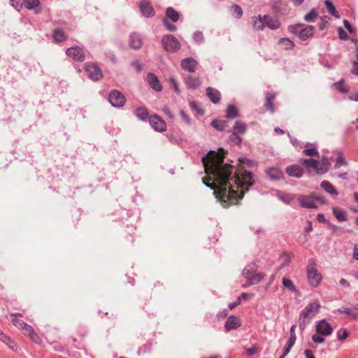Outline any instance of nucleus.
Wrapping results in <instances>:
<instances>
[{
    "instance_id": "60",
    "label": "nucleus",
    "mask_w": 358,
    "mask_h": 358,
    "mask_svg": "<svg viewBox=\"0 0 358 358\" xmlns=\"http://www.w3.org/2000/svg\"><path fill=\"white\" fill-rule=\"evenodd\" d=\"M296 339V335L290 336L289 338L288 339V341L287 342L288 345L293 346L294 345V343H295Z\"/></svg>"
},
{
    "instance_id": "11",
    "label": "nucleus",
    "mask_w": 358,
    "mask_h": 358,
    "mask_svg": "<svg viewBox=\"0 0 358 358\" xmlns=\"http://www.w3.org/2000/svg\"><path fill=\"white\" fill-rule=\"evenodd\" d=\"M299 202L301 207L305 208H316L317 204L314 201L313 194L310 196H300Z\"/></svg>"
},
{
    "instance_id": "28",
    "label": "nucleus",
    "mask_w": 358,
    "mask_h": 358,
    "mask_svg": "<svg viewBox=\"0 0 358 358\" xmlns=\"http://www.w3.org/2000/svg\"><path fill=\"white\" fill-rule=\"evenodd\" d=\"M268 176L273 180L280 179L282 176V171L278 168H271L267 171Z\"/></svg>"
},
{
    "instance_id": "18",
    "label": "nucleus",
    "mask_w": 358,
    "mask_h": 358,
    "mask_svg": "<svg viewBox=\"0 0 358 358\" xmlns=\"http://www.w3.org/2000/svg\"><path fill=\"white\" fill-rule=\"evenodd\" d=\"M264 24L271 29H277L280 27V23L276 18L269 15H264Z\"/></svg>"
},
{
    "instance_id": "21",
    "label": "nucleus",
    "mask_w": 358,
    "mask_h": 358,
    "mask_svg": "<svg viewBox=\"0 0 358 358\" xmlns=\"http://www.w3.org/2000/svg\"><path fill=\"white\" fill-rule=\"evenodd\" d=\"M130 46L134 49H139L142 46V41L140 36L133 33L129 36Z\"/></svg>"
},
{
    "instance_id": "41",
    "label": "nucleus",
    "mask_w": 358,
    "mask_h": 358,
    "mask_svg": "<svg viewBox=\"0 0 358 358\" xmlns=\"http://www.w3.org/2000/svg\"><path fill=\"white\" fill-rule=\"evenodd\" d=\"M23 1L25 7L29 10L34 9L39 5L38 0H23Z\"/></svg>"
},
{
    "instance_id": "40",
    "label": "nucleus",
    "mask_w": 358,
    "mask_h": 358,
    "mask_svg": "<svg viewBox=\"0 0 358 358\" xmlns=\"http://www.w3.org/2000/svg\"><path fill=\"white\" fill-rule=\"evenodd\" d=\"M280 260L282 261V263L279 268H282L283 267L288 266L291 261V256L288 253H283L280 256Z\"/></svg>"
},
{
    "instance_id": "6",
    "label": "nucleus",
    "mask_w": 358,
    "mask_h": 358,
    "mask_svg": "<svg viewBox=\"0 0 358 358\" xmlns=\"http://www.w3.org/2000/svg\"><path fill=\"white\" fill-rule=\"evenodd\" d=\"M150 124L157 131L164 132L166 130V123L157 115H154L150 117Z\"/></svg>"
},
{
    "instance_id": "38",
    "label": "nucleus",
    "mask_w": 358,
    "mask_h": 358,
    "mask_svg": "<svg viewBox=\"0 0 358 358\" xmlns=\"http://www.w3.org/2000/svg\"><path fill=\"white\" fill-rule=\"evenodd\" d=\"M234 130L235 131V132L236 134L237 133L244 134L246 131V125H245V124H244L241 122L237 121V122H236V123L234 126Z\"/></svg>"
},
{
    "instance_id": "12",
    "label": "nucleus",
    "mask_w": 358,
    "mask_h": 358,
    "mask_svg": "<svg viewBox=\"0 0 358 358\" xmlns=\"http://www.w3.org/2000/svg\"><path fill=\"white\" fill-rule=\"evenodd\" d=\"M180 66L184 70L193 73L196 71L197 62L191 57H187L181 61Z\"/></svg>"
},
{
    "instance_id": "36",
    "label": "nucleus",
    "mask_w": 358,
    "mask_h": 358,
    "mask_svg": "<svg viewBox=\"0 0 358 358\" xmlns=\"http://www.w3.org/2000/svg\"><path fill=\"white\" fill-rule=\"evenodd\" d=\"M325 6L327 7V9L328 12L332 15L333 16L339 18L340 15H338V11L336 10V8L333 5V3L329 0L325 1Z\"/></svg>"
},
{
    "instance_id": "39",
    "label": "nucleus",
    "mask_w": 358,
    "mask_h": 358,
    "mask_svg": "<svg viewBox=\"0 0 358 358\" xmlns=\"http://www.w3.org/2000/svg\"><path fill=\"white\" fill-rule=\"evenodd\" d=\"M282 285L292 292H295L296 291L295 285L292 281L288 278H284L282 279Z\"/></svg>"
},
{
    "instance_id": "1",
    "label": "nucleus",
    "mask_w": 358,
    "mask_h": 358,
    "mask_svg": "<svg viewBox=\"0 0 358 358\" xmlns=\"http://www.w3.org/2000/svg\"><path fill=\"white\" fill-rule=\"evenodd\" d=\"M224 149L221 148L218 152L210 151L202 158L207 175L202 180L203 184L214 190L222 206L227 208L236 204L254 181L252 173L243 167L234 172L232 165L224 164Z\"/></svg>"
},
{
    "instance_id": "46",
    "label": "nucleus",
    "mask_w": 358,
    "mask_h": 358,
    "mask_svg": "<svg viewBox=\"0 0 358 358\" xmlns=\"http://www.w3.org/2000/svg\"><path fill=\"white\" fill-rule=\"evenodd\" d=\"M211 125L219 131H222L225 129V122L224 121L213 120L211 122Z\"/></svg>"
},
{
    "instance_id": "49",
    "label": "nucleus",
    "mask_w": 358,
    "mask_h": 358,
    "mask_svg": "<svg viewBox=\"0 0 358 358\" xmlns=\"http://www.w3.org/2000/svg\"><path fill=\"white\" fill-rule=\"evenodd\" d=\"M163 24L164 27L170 31H175L177 29L176 26L171 23L167 19H164Z\"/></svg>"
},
{
    "instance_id": "42",
    "label": "nucleus",
    "mask_w": 358,
    "mask_h": 358,
    "mask_svg": "<svg viewBox=\"0 0 358 358\" xmlns=\"http://www.w3.org/2000/svg\"><path fill=\"white\" fill-rule=\"evenodd\" d=\"M347 164L348 163L345 161L343 154L340 152H338L335 168H339L341 166H346Z\"/></svg>"
},
{
    "instance_id": "59",
    "label": "nucleus",
    "mask_w": 358,
    "mask_h": 358,
    "mask_svg": "<svg viewBox=\"0 0 358 358\" xmlns=\"http://www.w3.org/2000/svg\"><path fill=\"white\" fill-rule=\"evenodd\" d=\"M162 111L164 113L165 115H166L170 119L173 118V115L169 108L166 106H164L162 109Z\"/></svg>"
},
{
    "instance_id": "48",
    "label": "nucleus",
    "mask_w": 358,
    "mask_h": 358,
    "mask_svg": "<svg viewBox=\"0 0 358 358\" xmlns=\"http://www.w3.org/2000/svg\"><path fill=\"white\" fill-rule=\"evenodd\" d=\"M317 16V13L315 9L311 10V11L305 15L304 20L306 22H312L314 19Z\"/></svg>"
},
{
    "instance_id": "15",
    "label": "nucleus",
    "mask_w": 358,
    "mask_h": 358,
    "mask_svg": "<svg viewBox=\"0 0 358 358\" xmlns=\"http://www.w3.org/2000/svg\"><path fill=\"white\" fill-rule=\"evenodd\" d=\"M139 7L141 13L145 17H151L154 15V9L149 1L145 0L141 1Z\"/></svg>"
},
{
    "instance_id": "51",
    "label": "nucleus",
    "mask_w": 358,
    "mask_h": 358,
    "mask_svg": "<svg viewBox=\"0 0 358 358\" xmlns=\"http://www.w3.org/2000/svg\"><path fill=\"white\" fill-rule=\"evenodd\" d=\"M314 169L316 170L317 173H324L328 171L327 166L326 165H323L321 164L320 165H317V166H315Z\"/></svg>"
},
{
    "instance_id": "34",
    "label": "nucleus",
    "mask_w": 358,
    "mask_h": 358,
    "mask_svg": "<svg viewBox=\"0 0 358 358\" xmlns=\"http://www.w3.org/2000/svg\"><path fill=\"white\" fill-rule=\"evenodd\" d=\"M279 44L285 50H290L294 47V42L287 38H281L279 41Z\"/></svg>"
},
{
    "instance_id": "53",
    "label": "nucleus",
    "mask_w": 358,
    "mask_h": 358,
    "mask_svg": "<svg viewBox=\"0 0 358 358\" xmlns=\"http://www.w3.org/2000/svg\"><path fill=\"white\" fill-rule=\"evenodd\" d=\"M303 152L308 156H317L318 155V152L317 150L314 148H310V149H305Z\"/></svg>"
},
{
    "instance_id": "5",
    "label": "nucleus",
    "mask_w": 358,
    "mask_h": 358,
    "mask_svg": "<svg viewBox=\"0 0 358 358\" xmlns=\"http://www.w3.org/2000/svg\"><path fill=\"white\" fill-rule=\"evenodd\" d=\"M108 100L114 107H122L126 101L124 96L117 90H113L110 92Z\"/></svg>"
},
{
    "instance_id": "52",
    "label": "nucleus",
    "mask_w": 358,
    "mask_h": 358,
    "mask_svg": "<svg viewBox=\"0 0 358 358\" xmlns=\"http://www.w3.org/2000/svg\"><path fill=\"white\" fill-rule=\"evenodd\" d=\"M246 352L248 356H252L259 352V348L257 345H255L252 347L248 348L246 350Z\"/></svg>"
},
{
    "instance_id": "3",
    "label": "nucleus",
    "mask_w": 358,
    "mask_h": 358,
    "mask_svg": "<svg viewBox=\"0 0 358 358\" xmlns=\"http://www.w3.org/2000/svg\"><path fill=\"white\" fill-rule=\"evenodd\" d=\"M307 276L311 285L317 287L321 280L322 275L316 268V264L313 259H310L307 266Z\"/></svg>"
},
{
    "instance_id": "14",
    "label": "nucleus",
    "mask_w": 358,
    "mask_h": 358,
    "mask_svg": "<svg viewBox=\"0 0 358 358\" xmlns=\"http://www.w3.org/2000/svg\"><path fill=\"white\" fill-rule=\"evenodd\" d=\"M241 325L240 319L234 315H231L228 317L225 322V328L227 331L236 329Z\"/></svg>"
},
{
    "instance_id": "30",
    "label": "nucleus",
    "mask_w": 358,
    "mask_h": 358,
    "mask_svg": "<svg viewBox=\"0 0 358 358\" xmlns=\"http://www.w3.org/2000/svg\"><path fill=\"white\" fill-rule=\"evenodd\" d=\"M166 15L168 18L174 22H176L179 19L178 13L171 7H169L166 9Z\"/></svg>"
},
{
    "instance_id": "37",
    "label": "nucleus",
    "mask_w": 358,
    "mask_h": 358,
    "mask_svg": "<svg viewBox=\"0 0 358 358\" xmlns=\"http://www.w3.org/2000/svg\"><path fill=\"white\" fill-rule=\"evenodd\" d=\"M238 116V111L234 106L230 105L227 108V117L234 119Z\"/></svg>"
},
{
    "instance_id": "27",
    "label": "nucleus",
    "mask_w": 358,
    "mask_h": 358,
    "mask_svg": "<svg viewBox=\"0 0 358 358\" xmlns=\"http://www.w3.org/2000/svg\"><path fill=\"white\" fill-rule=\"evenodd\" d=\"M11 316L13 317V318L11 320V322L20 330L24 327V325L27 324V323H25L23 320L17 318V317H22V314L13 313L11 315Z\"/></svg>"
},
{
    "instance_id": "58",
    "label": "nucleus",
    "mask_w": 358,
    "mask_h": 358,
    "mask_svg": "<svg viewBox=\"0 0 358 358\" xmlns=\"http://www.w3.org/2000/svg\"><path fill=\"white\" fill-rule=\"evenodd\" d=\"M343 25L348 29V31L350 33H354L355 32V30H354L353 27L351 26L350 23L348 20H345L343 21Z\"/></svg>"
},
{
    "instance_id": "31",
    "label": "nucleus",
    "mask_w": 358,
    "mask_h": 358,
    "mask_svg": "<svg viewBox=\"0 0 358 358\" xmlns=\"http://www.w3.org/2000/svg\"><path fill=\"white\" fill-rule=\"evenodd\" d=\"M266 275L262 273H254L248 279L250 285H255L259 282Z\"/></svg>"
},
{
    "instance_id": "22",
    "label": "nucleus",
    "mask_w": 358,
    "mask_h": 358,
    "mask_svg": "<svg viewBox=\"0 0 358 358\" xmlns=\"http://www.w3.org/2000/svg\"><path fill=\"white\" fill-rule=\"evenodd\" d=\"M321 187L326 191L327 193L337 196L338 194V192L335 189V187L332 185L331 183H330L329 181L324 180L321 182L320 185Z\"/></svg>"
},
{
    "instance_id": "25",
    "label": "nucleus",
    "mask_w": 358,
    "mask_h": 358,
    "mask_svg": "<svg viewBox=\"0 0 358 358\" xmlns=\"http://www.w3.org/2000/svg\"><path fill=\"white\" fill-rule=\"evenodd\" d=\"M341 313L346 314L351 316L353 319H358V308L350 309L348 308H341L338 310Z\"/></svg>"
},
{
    "instance_id": "23",
    "label": "nucleus",
    "mask_w": 358,
    "mask_h": 358,
    "mask_svg": "<svg viewBox=\"0 0 358 358\" xmlns=\"http://www.w3.org/2000/svg\"><path fill=\"white\" fill-rule=\"evenodd\" d=\"M264 24V16L262 17L258 15L252 18V27L257 30H262L265 27Z\"/></svg>"
},
{
    "instance_id": "54",
    "label": "nucleus",
    "mask_w": 358,
    "mask_h": 358,
    "mask_svg": "<svg viewBox=\"0 0 358 358\" xmlns=\"http://www.w3.org/2000/svg\"><path fill=\"white\" fill-rule=\"evenodd\" d=\"M239 163L241 166L246 165L249 167H252L253 166V162L247 158L239 159Z\"/></svg>"
},
{
    "instance_id": "17",
    "label": "nucleus",
    "mask_w": 358,
    "mask_h": 358,
    "mask_svg": "<svg viewBox=\"0 0 358 358\" xmlns=\"http://www.w3.org/2000/svg\"><path fill=\"white\" fill-rule=\"evenodd\" d=\"M206 94L210 101L214 103H217L220 101L221 94L216 89L210 87H208L206 89Z\"/></svg>"
},
{
    "instance_id": "64",
    "label": "nucleus",
    "mask_w": 358,
    "mask_h": 358,
    "mask_svg": "<svg viewBox=\"0 0 358 358\" xmlns=\"http://www.w3.org/2000/svg\"><path fill=\"white\" fill-rule=\"evenodd\" d=\"M352 73L358 76V62L355 61L353 62V68L352 69Z\"/></svg>"
},
{
    "instance_id": "56",
    "label": "nucleus",
    "mask_w": 358,
    "mask_h": 358,
    "mask_svg": "<svg viewBox=\"0 0 358 358\" xmlns=\"http://www.w3.org/2000/svg\"><path fill=\"white\" fill-rule=\"evenodd\" d=\"M338 35H339V38L341 39H343V40H345L348 38V34L343 29L342 27H339L338 29Z\"/></svg>"
},
{
    "instance_id": "45",
    "label": "nucleus",
    "mask_w": 358,
    "mask_h": 358,
    "mask_svg": "<svg viewBox=\"0 0 358 358\" xmlns=\"http://www.w3.org/2000/svg\"><path fill=\"white\" fill-rule=\"evenodd\" d=\"M230 143L234 145H240L242 139L236 132L232 133L229 136Z\"/></svg>"
},
{
    "instance_id": "8",
    "label": "nucleus",
    "mask_w": 358,
    "mask_h": 358,
    "mask_svg": "<svg viewBox=\"0 0 358 358\" xmlns=\"http://www.w3.org/2000/svg\"><path fill=\"white\" fill-rule=\"evenodd\" d=\"M315 329L317 333L324 336L331 335L333 331V328L331 324L325 320H320L316 324Z\"/></svg>"
},
{
    "instance_id": "57",
    "label": "nucleus",
    "mask_w": 358,
    "mask_h": 358,
    "mask_svg": "<svg viewBox=\"0 0 358 358\" xmlns=\"http://www.w3.org/2000/svg\"><path fill=\"white\" fill-rule=\"evenodd\" d=\"M292 347L293 346H292V345H288V344L287 343L284 348V352H283L282 355L279 358H285L286 357V355L290 352V350Z\"/></svg>"
},
{
    "instance_id": "35",
    "label": "nucleus",
    "mask_w": 358,
    "mask_h": 358,
    "mask_svg": "<svg viewBox=\"0 0 358 358\" xmlns=\"http://www.w3.org/2000/svg\"><path fill=\"white\" fill-rule=\"evenodd\" d=\"M256 266L255 264L248 265L243 271V275L246 278H249L255 273Z\"/></svg>"
},
{
    "instance_id": "13",
    "label": "nucleus",
    "mask_w": 358,
    "mask_h": 358,
    "mask_svg": "<svg viewBox=\"0 0 358 358\" xmlns=\"http://www.w3.org/2000/svg\"><path fill=\"white\" fill-rule=\"evenodd\" d=\"M23 334L26 336H28L29 338L35 342L36 343H41V338L36 334L33 329V328L29 325H24V327L21 329Z\"/></svg>"
},
{
    "instance_id": "62",
    "label": "nucleus",
    "mask_w": 358,
    "mask_h": 358,
    "mask_svg": "<svg viewBox=\"0 0 358 358\" xmlns=\"http://www.w3.org/2000/svg\"><path fill=\"white\" fill-rule=\"evenodd\" d=\"M131 65L137 71H141L142 70L141 64L138 62H134Z\"/></svg>"
},
{
    "instance_id": "7",
    "label": "nucleus",
    "mask_w": 358,
    "mask_h": 358,
    "mask_svg": "<svg viewBox=\"0 0 358 358\" xmlns=\"http://www.w3.org/2000/svg\"><path fill=\"white\" fill-rule=\"evenodd\" d=\"M66 55L75 61L83 62L85 59V55L83 49L78 46L72 47L67 49Z\"/></svg>"
},
{
    "instance_id": "10",
    "label": "nucleus",
    "mask_w": 358,
    "mask_h": 358,
    "mask_svg": "<svg viewBox=\"0 0 358 358\" xmlns=\"http://www.w3.org/2000/svg\"><path fill=\"white\" fill-rule=\"evenodd\" d=\"M85 71L88 77L93 80H98L102 77L101 71L94 64H87L85 66Z\"/></svg>"
},
{
    "instance_id": "61",
    "label": "nucleus",
    "mask_w": 358,
    "mask_h": 358,
    "mask_svg": "<svg viewBox=\"0 0 358 358\" xmlns=\"http://www.w3.org/2000/svg\"><path fill=\"white\" fill-rule=\"evenodd\" d=\"M304 355L306 356V358H315L313 351L310 350H306L304 352Z\"/></svg>"
},
{
    "instance_id": "43",
    "label": "nucleus",
    "mask_w": 358,
    "mask_h": 358,
    "mask_svg": "<svg viewBox=\"0 0 358 358\" xmlns=\"http://www.w3.org/2000/svg\"><path fill=\"white\" fill-rule=\"evenodd\" d=\"M302 164L308 167H312L313 169L315 168V166H317V165H320V161L315 160L313 159H303Z\"/></svg>"
},
{
    "instance_id": "26",
    "label": "nucleus",
    "mask_w": 358,
    "mask_h": 358,
    "mask_svg": "<svg viewBox=\"0 0 358 358\" xmlns=\"http://www.w3.org/2000/svg\"><path fill=\"white\" fill-rule=\"evenodd\" d=\"M185 82L188 87L192 89H196L201 85L199 78L192 76H187Z\"/></svg>"
},
{
    "instance_id": "16",
    "label": "nucleus",
    "mask_w": 358,
    "mask_h": 358,
    "mask_svg": "<svg viewBox=\"0 0 358 358\" xmlns=\"http://www.w3.org/2000/svg\"><path fill=\"white\" fill-rule=\"evenodd\" d=\"M147 80L153 90L157 92H160L162 89V85L157 77L152 73L148 74Z\"/></svg>"
},
{
    "instance_id": "63",
    "label": "nucleus",
    "mask_w": 358,
    "mask_h": 358,
    "mask_svg": "<svg viewBox=\"0 0 358 358\" xmlns=\"http://www.w3.org/2000/svg\"><path fill=\"white\" fill-rule=\"evenodd\" d=\"M349 99L352 101H358V90L356 92H352L350 94Z\"/></svg>"
},
{
    "instance_id": "32",
    "label": "nucleus",
    "mask_w": 358,
    "mask_h": 358,
    "mask_svg": "<svg viewBox=\"0 0 358 358\" xmlns=\"http://www.w3.org/2000/svg\"><path fill=\"white\" fill-rule=\"evenodd\" d=\"M53 38L55 41L60 43L66 40V36L61 29H55L53 32Z\"/></svg>"
},
{
    "instance_id": "44",
    "label": "nucleus",
    "mask_w": 358,
    "mask_h": 358,
    "mask_svg": "<svg viewBox=\"0 0 358 358\" xmlns=\"http://www.w3.org/2000/svg\"><path fill=\"white\" fill-rule=\"evenodd\" d=\"M231 10L233 13V15L236 17H241L243 15V10L237 4H234L231 6Z\"/></svg>"
},
{
    "instance_id": "29",
    "label": "nucleus",
    "mask_w": 358,
    "mask_h": 358,
    "mask_svg": "<svg viewBox=\"0 0 358 358\" xmlns=\"http://www.w3.org/2000/svg\"><path fill=\"white\" fill-rule=\"evenodd\" d=\"M135 115L139 120H145L148 117V112L145 107H139L136 109Z\"/></svg>"
},
{
    "instance_id": "55",
    "label": "nucleus",
    "mask_w": 358,
    "mask_h": 358,
    "mask_svg": "<svg viewBox=\"0 0 358 358\" xmlns=\"http://www.w3.org/2000/svg\"><path fill=\"white\" fill-rule=\"evenodd\" d=\"M313 197H314V201L315 203L317 202L320 204H324L326 202V200L323 196L313 194Z\"/></svg>"
},
{
    "instance_id": "33",
    "label": "nucleus",
    "mask_w": 358,
    "mask_h": 358,
    "mask_svg": "<svg viewBox=\"0 0 358 358\" xmlns=\"http://www.w3.org/2000/svg\"><path fill=\"white\" fill-rule=\"evenodd\" d=\"M275 95L272 94H267L266 97L265 107L272 113L274 111V106L273 103Z\"/></svg>"
},
{
    "instance_id": "24",
    "label": "nucleus",
    "mask_w": 358,
    "mask_h": 358,
    "mask_svg": "<svg viewBox=\"0 0 358 358\" xmlns=\"http://www.w3.org/2000/svg\"><path fill=\"white\" fill-rule=\"evenodd\" d=\"M332 210L334 216L339 222H343L347 220V214L343 210L337 207H334Z\"/></svg>"
},
{
    "instance_id": "20",
    "label": "nucleus",
    "mask_w": 358,
    "mask_h": 358,
    "mask_svg": "<svg viewBox=\"0 0 358 358\" xmlns=\"http://www.w3.org/2000/svg\"><path fill=\"white\" fill-rule=\"evenodd\" d=\"M286 172L289 176L296 178L301 177L303 173L302 169L298 165L288 166L286 169Z\"/></svg>"
},
{
    "instance_id": "19",
    "label": "nucleus",
    "mask_w": 358,
    "mask_h": 358,
    "mask_svg": "<svg viewBox=\"0 0 358 358\" xmlns=\"http://www.w3.org/2000/svg\"><path fill=\"white\" fill-rule=\"evenodd\" d=\"M0 341H2L3 343H5L8 347L14 352H16L17 350V348L16 344L14 343V341L7 335L3 334L0 330Z\"/></svg>"
},
{
    "instance_id": "2",
    "label": "nucleus",
    "mask_w": 358,
    "mask_h": 358,
    "mask_svg": "<svg viewBox=\"0 0 358 358\" xmlns=\"http://www.w3.org/2000/svg\"><path fill=\"white\" fill-rule=\"evenodd\" d=\"M320 304L318 301L308 303L301 311L299 318V326L301 329H304L315 316L319 313Z\"/></svg>"
},
{
    "instance_id": "4",
    "label": "nucleus",
    "mask_w": 358,
    "mask_h": 358,
    "mask_svg": "<svg viewBox=\"0 0 358 358\" xmlns=\"http://www.w3.org/2000/svg\"><path fill=\"white\" fill-rule=\"evenodd\" d=\"M162 42L164 48L168 52H175L180 48V42L173 35H166L164 36Z\"/></svg>"
},
{
    "instance_id": "50",
    "label": "nucleus",
    "mask_w": 358,
    "mask_h": 358,
    "mask_svg": "<svg viewBox=\"0 0 358 358\" xmlns=\"http://www.w3.org/2000/svg\"><path fill=\"white\" fill-rule=\"evenodd\" d=\"M323 336H324L320 335V334L316 332V334L312 336V340L315 343H323L325 341Z\"/></svg>"
},
{
    "instance_id": "9",
    "label": "nucleus",
    "mask_w": 358,
    "mask_h": 358,
    "mask_svg": "<svg viewBox=\"0 0 358 358\" xmlns=\"http://www.w3.org/2000/svg\"><path fill=\"white\" fill-rule=\"evenodd\" d=\"M298 26H292L289 27V30L294 34H298L299 37L305 41L310 36L313 35V26H307L304 29H302L300 31L297 30Z\"/></svg>"
},
{
    "instance_id": "47",
    "label": "nucleus",
    "mask_w": 358,
    "mask_h": 358,
    "mask_svg": "<svg viewBox=\"0 0 358 358\" xmlns=\"http://www.w3.org/2000/svg\"><path fill=\"white\" fill-rule=\"evenodd\" d=\"M349 336V332L346 329H341L337 332V337L338 340L343 341Z\"/></svg>"
}]
</instances>
